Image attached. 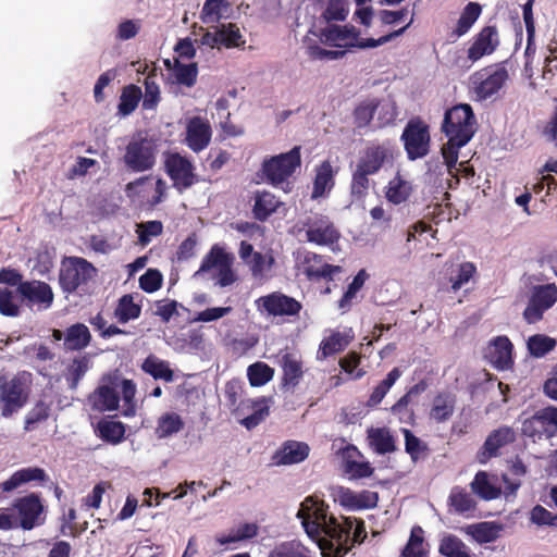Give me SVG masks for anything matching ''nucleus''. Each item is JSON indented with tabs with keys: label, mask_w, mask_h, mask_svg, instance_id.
<instances>
[{
	"label": "nucleus",
	"mask_w": 557,
	"mask_h": 557,
	"mask_svg": "<svg viewBox=\"0 0 557 557\" xmlns=\"http://www.w3.org/2000/svg\"><path fill=\"white\" fill-rule=\"evenodd\" d=\"M297 518L301 520L306 533L319 539L320 548L329 550L332 557H343L349 550L348 540L352 521L341 517V521L329 513V506L314 496H308L300 504Z\"/></svg>",
	"instance_id": "nucleus-1"
},
{
	"label": "nucleus",
	"mask_w": 557,
	"mask_h": 557,
	"mask_svg": "<svg viewBox=\"0 0 557 557\" xmlns=\"http://www.w3.org/2000/svg\"><path fill=\"white\" fill-rule=\"evenodd\" d=\"M475 124L476 120L470 104H457L445 112L442 131L448 140L442 147V156L449 174L456 169L459 149L473 137Z\"/></svg>",
	"instance_id": "nucleus-2"
},
{
	"label": "nucleus",
	"mask_w": 557,
	"mask_h": 557,
	"mask_svg": "<svg viewBox=\"0 0 557 557\" xmlns=\"http://www.w3.org/2000/svg\"><path fill=\"white\" fill-rule=\"evenodd\" d=\"M97 276L98 269L83 257L65 256L61 260L58 280L66 295L88 293Z\"/></svg>",
	"instance_id": "nucleus-3"
},
{
	"label": "nucleus",
	"mask_w": 557,
	"mask_h": 557,
	"mask_svg": "<svg viewBox=\"0 0 557 557\" xmlns=\"http://www.w3.org/2000/svg\"><path fill=\"white\" fill-rule=\"evenodd\" d=\"M30 373L20 372L12 377L0 376V414L3 418H12L23 409L30 396Z\"/></svg>",
	"instance_id": "nucleus-4"
},
{
	"label": "nucleus",
	"mask_w": 557,
	"mask_h": 557,
	"mask_svg": "<svg viewBox=\"0 0 557 557\" xmlns=\"http://www.w3.org/2000/svg\"><path fill=\"white\" fill-rule=\"evenodd\" d=\"M400 139L409 160L422 159L430 152V126L420 117L408 121Z\"/></svg>",
	"instance_id": "nucleus-5"
},
{
	"label": "nucleus",
	"mask_w": 557,
	"mask_h": 557,
	"mask_svg": "<svg viewBox=\"0 0 557 557\" xmlns=\"http://www.w3.org/2000/svg\"><path fill=\"white\" fill-rule=\"evenodd\" d=\"M300 165V147L296 146L288 152L264 160L262 163V172L269 184L278 186L287 181Z\"/></svg>",
	"instance_id": "nucleus-6"
},
{
	"label": "nucleus",
	"mask_w": 557,
	"mask_h": 557,
	"mask_svg": "<svg viewBox=\"0 0 557 557\" xmlns=\"http://www.w3.org/2000/svg\"><path fill=\"white\" fill-rule=\"evenodd\" d=\"M304 227L307 240L317 246L331 247L341 238V232L334 222L322 213L308 216L304 222Z\"/></svg>",
	"instance_id": "nucleus-7"
},
{
	"label": "nucleus",
	"mask_w": 557,
	"mask_h": 557,
	"mask_svg": "<svg viewBox=\"0 0 557 557\" xmlns=\"http://www.w3.org/2000/svg\"><path fill=\"white\" fill-rule=\"evenodd\" d=\"M12 509L16 511V521L18 528L29 531L45 522L41 498L36 493L14 499Z\"/></svg>",
	"instance_id": "nucleus-8"
},
{
	"label": "nucleus",
	"mask_w": 557,
	"mask_h": 557,
	"mask_svg": "<svg viewBox=\"0 0 557 557\" xmlns=\"http://www.w3.org/2000/svg\"><path fill=\"white\" fill-rule=\"evenodd\" d=\"M164 169L173 182V187L181 194L198 183L194 164L177 152L165 157Z\"/></svg>",
	"instance_id": "nucleus-9"
},
{
	"label": "nucleus",
	"mask_w": 557,
	"mask_h": 557,
	"mask_svg": "<svg viewBox=\"0 0 557 557\" xmlns=\"http://www.w3.org/2000/svg\"><path fill=\"white\" fill-rule=\"evenodd\" d=\"M125 164L134 172H144L156 163V146L148 138L133 139L126 146Z\"/></svg>",
	"instance_id": "nucleus-10"
},
{
	"label": "nucleus",
	"mask_w": 557,
	"mask_h": 557,
	"mask_svg": "<svg viewBox=\"0 0 557 557\" xmlns=\"http://www.w3.org/2000/svg\"><path fill=\"white\" fill-rule=\"evenodd\" d=\"M507 79L508 72L505 67H497L493 72L484 69L471 76L473 90L479 100H486L497 94Z\"/></svg>",
	"instance_id": "nucleus-11"
},
{
	"label": "nucleus",
	"mask_w": 557,
	"mask_h": 557,
	"mask_svg": "<svg viewBox=\"0 0 557 557\" xmlns=\"http://www.w3.org/2000/svg\"><path fill=\"white\" fill-rule=\"evenodd\" d=\"M516 441L517 433L511 426L503 425L493 430L476 454L478 461L486 463L492 458L500 456L502 449Z\"/></svg>",
	"instance_id": "nucleus-12"
},
{
	"label": "nucleus",
	"mask_w": 557,
	"mask_h": 557,
	"mask_svg": "<svg viewBox=\"0 0 557 557\" xmlns=\"http://www.w3.org/2000/svg\"><path fill=\"white\" fill-rule=\"evenodd\" d=\"M257 305L273 317L297 315L302 308L298 300L278 292L260 297Z\"/></svg>",
	"instance_id": "nucleus-13"
},
{
	"label": "nucleus",
	"mask_w": 557,
	"mask_h": 557,
	"mask_svg": "<svg viewBox=\"0 0 557 557\" xmlns=\"http://www.w3.org/2000/svg\"><path fill=\"white\" fill-rule=\"evenodd\" d=\"M304 274L309 281H332L335 274L342 272V267L333 265L324 261L323 256L308 251L302 260Z\"/></svg>",
	"instance_id": "nucleus-14"
},
{
	"label": "nucleus",
	"mask_w": 557,
	"mask_h": 557,
	"mask_svg": "<svg viewBox=\"0 0 557 557\" xmlns=\"http://www.w3.org/2000/svg\"><path fill=\"white\" fill-rule=\"evenodd\" d=\"M17 292L29 304L39 305L42 309H48L53 302V292L51 286L42 281H25L18 284Z\"/></svg>",
	"instance_id": "nucleus-15"
},
{
	"label": "nucleus",
	"mask_w": 557,
	"mask_h": 557,
	"mask_svg": "<svg viewBox=\"0 0 557 557\" xmlns=\"http://www.w3.org/2000/svg\"><path fill=\"white\" fill-rule=\"evenodd\" d=\"M212 129L207 120L200 116L191 117L186 126V145L194 151L206 149L211 140Z\"/></svg>",
	"instance_id": "nucleus-16"
},
{
	"label": "nucleus",
	"mask_w": 557,
	"mask_h": 557,
	"mask_svg": "<svg viewBox=\"0 0 557 557\" xmlns=\"http://www.w3.org/2000/svg\"><path fill=\"white\" fill-rule=\"evenodd\" d=\"M278 364L282 368V387L294 389L304 376L302 361L299 356L288 350H281Z\"/></svg>",
	"instance_id": "nucleus-17"
},
{
	"label": "nucleus",
	"mask_w": 557,
	"mask_h": 557,
	"mask_svg": "<svg viewBox=\"0 0 557 557\" xmlns=\"http://www.w3.org/2000/svg\"><path fill=\"white\" fill-rule=\"evenodd\" d=\"M392 158L393 151L388 145H371L367 147L364 153L358 160L356 168L367 174L373 175Z\"/></svg>",
	"instance_id": "nucleus-18"
},
{
	"label": "nucleus",
	"mask_w": 557,
	"mask_h": 557,
	"mask_svg": "<svg viewBox=\"0 0 557 557\" xmlns=\"http://www.w3.org/2000/svg\"><path fill=\"white\" fill-rule=\"evenodd\" d=\"M498 44L496 27L485 26L475 35L472 45L468 49V59L471 62H476L484 55L492 54Z\"/></svg>",
	"instance_id": "nucleus-19"
},
{
	"label": "nucleus",
	"mask_w": 557,
	"mask_h": 557,
	"mask_svg": "<svg viewBox=\"0 0 557 557\" xmlns=\"http://www.w3.org/2000/svg\"><path fill=\"white\" fill-rule=\"evenodd\" d=\"M310 447L305 442L288 440L273 455L275 465H295L306 460L309 456Z\"/></svg>",
	"instance_id": "nucleus-20"
},
{
	"label": "nucleus",
	"mask_w": 557,
	"mask_h": 557,
	"mask_svg": "<svg viewBox=\"0 0 557 557\" xmlns=\"http://www.w3.org/2000/svg\"><path fill=\"white\" fill-rule=\"evenodd\" d=\"M284 206L274 194L257 190L253 196L252 215L257 221L265 222L273 213Z\"/></svg>",
	"instance_id": "nucleus-21"
},
{
	"label": "nucleus",
	"mask_w": 557,
	"mask_h": 557,
	"mask_svg": "<svg viewBox=\"0 0 557 557\" xmlns=\"http://www.w3.org/2000/svg\"><path fill=\"white\" fill-rule=\"evenodd\" d=\"M522 433L523 435L532 438H542V436L549 438L555 435L556 430L553 428L549 422V418L543 408L536 411L531 418L523 421Z\"/></svg>",
	"instance_id": "nucleus-22"
},
{
	"label": "nucleus",
	"mask_w": 557,
	"mask_h": 557,
	"mask_svg": "<svg viewBox=\"0 0 557 557\" xmlns=\"http://www.w3.org/2000/svg\"><path fill=\"white\" fill-rule=\"evenodd\" d=\"M88 401L94 410L113 411L119 408L120 395L113 386L100 385L89 395Z\"/></svg>",
	"instance_id": "nucleus-23"
},
{
	"label": "nucleus",
	"mask_w": 557,
	"mask_h": 557,
	"mask_svg": "<svg viewBox=\"0 0 557 557\" xmlns=\"http://www.w3.org/2000/svg\"><path fill=\"white\" fill-rule=\"evenodd\" d=\"M456 407V396L449 392L437 393L432 401L430 409V419L436 423H444L448 421Z\"/></svg>",
	"instance_id": "nucleus-24"
},
{
	"label": "nucleus",
	"mask_w": 557,
	"mask_h": 557,
	"mask_svg": "<svg viewBox=\"0 0 557 557\" xmlns=\"http://www.w3.org/2000/svg\"><path fill=\"white\" fill-rule=\"evenodd\" d=\"M336 170L333 169L329 160L323 161L315 169V176L311 193L312 199L321 198L326 191H330L335 185Z\"/></svg>",
	"instance_id": "nucleus-25"
},
{
	"label": "nucleus",
	"mask_w": 557,
	"mask_h": 557,
	"mask_svg": "<svg viewBox=\"0 0 557 557\" xmlns=\"http://www.w3.org/2000/svg\"><path fill=\"white\" fill-rule=\"evenodd\" d=\"M513 346L507 336L496 337L490 348L491 362L500 370L510 368L512 364Z\"/></svg>",
	"instance_id": "nucleus-26"
},
{
	"label": "nucleus",
	"mask_w": 557,
	"mask_h": 557,
	"mask_svg": "<svg viewBox=\"0 0 557 557\" xmlns=\"http://www.w3.org/2000/svg\"><path fill=\"white\" fill-rule=\"evenodd\" d=\"M91 334L84 323H75L65 331L64 347L70 351H79L89 346Z\"/></svg>",
	"instance_id": "nucleus-27"
},
{
	"label": "nucleus",
	"mask_w": 557,
	"mask_h": 557,
	"mask_svg": "<svg viewBox=\"0 0 557 557\" xmlns=\"http://www.w3.org/2000/svg\"><path fill=\"white\" fill-rule=\"evenodd\" d=\"M125 424L121 421L102 419L97 423L96 433L106 443L116 445L125 438Z\"/></svg>",
	"instance_id": "nucleus-28"
},
{
	"label": "nucleus",
	"mask_w": 557,
	"mask_h": 557,
	"mask_svg": "<svg viewBox=\"0 0 557 557\" xmlns=\"http://www.w3.org/2000/svg\"><path fill=\"white\" fill-rule=\"evenodd\" d=\"M141 370L151 375L154 380H162L166 383L174 380V372L168 361L149 355L141 363Z\"/></svg>",
	"instance_id": "nucleus-29"
},
{
	"label": "nucleus",
	"mask_w": 557,
	"mask_h": 557,
	"mask_svg": "<svg viewBox=\"0 0 557 557\" xmlns=\"http://www.w3.org/2000/svg\"><path fill=\"white\" fill-rule=\"evenodd\" d=\"M357 35L358 34L355 32L352 26L330 25L320 29L319 38L324 45L342 47L339 41H344L348 38H356Z\"/></svg>",
	"instance_id": "nucleus-30"
},
{
	"label": "nucleus",
	"mask_w": 557,
	"mask_h": 557,
	"mask_svg": "<svg viewBox=\"0 0 557 557\" xmlns=\"http://www.w3.org/2000/svg\"><path fill=\"white\" fill-rule=\"evenodd\" d=\"M141 98L143 91L139 86L129 84L123 87L117 104V113L121 116L129 115L136 110Z\"/></svg>",
	"instance_id": "nucleus-31"
},
{
	"label": "nucleus",
	"mask_w": 557,
	"mask_h": 557,
	"mask_svg": "<svg viewBox=\"0 0 557 557\" xmlns=\"http://www.w3.org/2000/svg\"><path fill=\"white\" fill-rule=\"evenodd\" d=\"M368 438L371 447L380 455H385L396 450L394 436L387 429H371L368 432Z\"/></svg>",
	"instance_id": "nucleus-32"
},
{
	"label": "nucleus",
	"mask_w": 557,
	"mask_h": 557,
	"mask_svg": "<svg viewBox=\"0 0 557 557\" xmlns=\"http://www.w3.org/2000/svg\"><path fill=\"white\" fill-rule=\"evenodd\" d=\"M141 313V306L134 302L132 294L123 295L114 309V318L119 323L125 324L131 320L138 319Z\"/></svg>",
	"instance_id": "nucleus-33"
},
{
	"label": "nucleus",
	"mask_w": 557,
	"mask_h": 557,
	"mask_svg": "<svg viewBox=\"0 0 557 557\" xmlns=\"http://www.w3.org/2000/svg\"><path fill=\"white\" fill-rule=\"evenodd\" d=\"M258 530L259 527L257 523L245 522L232 529L228 534L216 536L215 541L218 544L224 546L231 543L251 540L258 535Z\"/></svg>",
	"instance_id": "nucleus-34"
},
{
	"label": "nucleus",
	"mask_w": 557,
	"mask_h": 557,
	"mask_svg": "<svg viewBox=\"0 0 557 557\" xmlns=\"http://www.w3.org/2000/svg\"><path fill=\"white\" fill-rule=\"evenodd\" d=\"M48 479L47 473L39 467H28L15 471L8 480L7 484L9 488H17L23 484L39 481L45 482Z\"/></svg>",
	"instance_id": "nucleus-35"
},
{
	"label": "nucleus",
	"mask_w": 557,
	"mask_h": 557,
	"mask_svg": "<svg viewBox=\"0 0 557 557\" xmlns=\"http://www.w3.org/2000/svg\"><path fill=\"white\" fill-rule=\"evenodd\" d=\"M472 491L484 500L496 499L500 496V488L491 483L488 474L479 471L471 483Z\"/></svg>",
	"instance_id": "nucleus-36"
},
{
	"label": "nucleus",
	"mask_w": 557,
	"mask_h": 557,
	"mask_svg": "<svg viewBox=\"0 0 557 557\" xmlns=\"http://www.w3.org/2000/svg\"><path fill=\"white\" fill-rule=\"evenodd\" d=\"M184 429V421L176 412H166L158 419L156 433L159 438L169 437Z\"/></svg>",
	"instance_id": "nucleus-37"
},
{
	"label": "nucleus",
	"mask_w": 557,
	"mask_h": 557,
	"mask_svg": "<svg viewBox=\"0 0 557 557\" xmlns=\"http://www.w3.org/2000/svg\"><path fill=\"white\" fill-rule=\"evenodd\" d=\"M274 373V369L262 361H257L247 368V377L252 387L265 385L273 379Z\"/></svg>",
	"instance_id": "nucleus-38"
},
{
	"label": "nucleus",
	"mask_w": 557,
	"mask_h": 557,
	"mask_svg": "<svg viewBox=\"0 0 557 557\" xmlns=\"http://www.w3.org/2000/svg\"><path fill=\"white\" fill-rule=\"evenodd\" d=\"M401 371L399 368H393L386 375V377L379 383L377 386L374 387L373 392L371 393L367 405L369 407H375L377 406L385 395L388 393L391 387L396 383V381L400 377Z\"/></svg>",
	"instance_id": "nucleus-39"
},
{
	"label": "nucleus",
	"mask_w": 557,
	"mask_h": 557,
	"mask_svg": "<svg viewBox=\"0 0 557 557\" xmlns=\"http://www.w3.org/2000/svg\"><path fill=\"white\" fill-rule=\"evenodd\" d=\"M503 531V525L496 522H480L471 527V535L481 544L496 541Z\"/></svg>",
	"instance_id": "nucleus-40"
},
{
	"label": "nucleus",
	"mask_w": 557,
	"mask_h": 557,
	"mask_svg": "<svg viewBox=\"0 0 557 557\" xmlns=\"http://www.w3.org/2000/svg\"><path fill=\"white\" fill-rule=\"evenodd\" d=\"M438 552L445 557H471L467 545L456 535H446L441 540Z\"/></svg>",
	"instance_id": "nucleus-41"
},
{
	"label": "nucleus",
	"mask_w": 557,
	"mask_h": 557,
	"mask_svg": "<svg viewBox=\"0 0 557 557\" xmlns=\"http://www.w3.org/2000/svg\"><path fill=\"white\" fill-rule=\"evenodd\" d=\"M369 274L364 269H361L354 277L352 282L348 285L346 292L343 294L342 298L338 300V308L346 312L350 309L352 305V300L356 298L357 293L364 285Z\"/></svg>",
	"instance_id": "nucleus-42"
},
{
	"label": "nucleus",
	"mask_w": 557,
	"mask_h": 557,
	"mask_svg": "<svg viewBox=\"0 0 557 557\" xmlns=\"http://www.w3.org/2000/svg\"><path fill=\"white\" fill-rule=\"evenodd\" d=\"M482 8L476 2H469L462 10L460 17L457 22L455 34L460 37L467 34L475 21L479 18Z\"/></svg>",
	"instance_id": "nucleus-43"
},
{
	"label": "nucleus",
	"mask_w": 557,
	"mask_h": 557,
	"mask_svg": "<svg viewBox=\"0 0 557 557\" xmlns=\"http://www.w3.org/2000/svg\"><path fill=\"white\" fill-rule=\"evenodd\" d=\"M173 75L175 83L186 87H193L196 84L198 76L197 63L184 64L175 59L173 65Z\"/></svg>",
	"instance_id": "nucleus-44"
},
{
	"label": "nucleus",
	"mask_w": 557,
	"mask_h": 557,
	"mask_svg": "<svg viewBox=\"0 0 557 557\" xmlns=\"http://www.w3.org/2000/svg\"><path fill=\"white\" fill-rule=\"evenodd\" d=\"M89 368V359L87 356L76 357L69 364L65 373L66 382L70 388L77 387L79 381L84 377Z\"/></svg>",
	"instance_id": "nucleus-45"
},
{
	"label": "nucleus",
	"mask_w": 557,
	"mask_h": 557,
	"mask_svg": "<svg viewBox=\"0 0 557 557\" xmlns=\"http://www.w3.org/2000/svg\"><path fill=\"white\" fill-rule=\"evenodd\" d=\"M230 259V255L226 253L223 248L215 245L205 256V258L201 261L200 268L195 275H200L205 272H209L213 268H216L219 270Z\"/></svg>",
	"instance_id": "nucleus-46"
},
{
	"label": "nucleus",
	"mask_w": 557,
	"mask_h": 557,
	"mask_svg": "<svg viewBox=\"0 0 557 557\" xmlns=\"http://www.w3.org/2000/svg\"><path fill=\"white\" fill-rule=\"evenodd\" d=\"M530 299L543 309L548 310L557 300V287L555 284L535 286Z\"/></svg>",
	"instance_id": "nucleus-47"
},
{
	"label": "nucleus",
	"mask_w": 557,
	"mask_h": 557,
	"mask_svg": "<svg viewBox=\"0 0 557 557\" xmlns=\"http://www.w3.org/2000/svg\"><path fill=\"white\" fill-rule=\"evenodd\" d=\"M411 191V184L398 177L389 182L386 198L394 205H400L409 198Z\"/></svg>",
	"instance_id": "nucleus-48"
},
{
	"label": "nucleus",
	"mask_w": 557,
	"mask_h": 557,
	"mask_svg": "<svg viewBox=\"0 0 557 557\" xmlns=\"http://www.w3.org/2000/svg\"><path fill=\"white\" fill-rule=\"evenodd\" d=\"M556 345L557 343L554 338L543 334L532 335L528 339L530 355L536 358L544 357L552 351Z\"/></svg>",
	"instance_id": "nucleus-49"
},
{
	"label": "nucleus",
	"mask_w": 557,
	"mask_h": 557,
	"mask_svg": "<svg viewBox=\"0 0 557 557\" xmlns=\"http://www.w3.org/2000/svg\"><path fill=\"white\" fill-rule=\"evenodd\" d=\"M347 342L339 332L332 333L329 337L324 338L319 346L318 359H326L345 349Z\"/></svg>",
	"instance_id": "nucleus-50"
},
{
	"label": "nucleus",
	"mask_w": 557,
	"mask_h": 557,
	"mask_svg": "<svg viewBox=\"0 0 557 557\" xmlns=\"http://www.w3.org/2000/svg\"><path fill=\"white\" fill-rule=\"evenodd\" d=\"M50 411L51 407L49 404L44 400H38L25 416V431H32L38 423L46 421L50 416Z\"/></svg>",
	"instance_id": "nucleus-51"
},
{
	"label": "nucleus",
	"mask_w": 557,
	"mask_h": 557,
	"mask_svg": "<svg viewBox=\"0 0 557 557\" xmlns=\"http://www.w3.org/2000/svg\"><path fill=\"white\" fill-rule=\"evenodd\" d=\"M379 101L367 100L359 103L354 110L355 124L358 128H363L370 124L377 109Z\"/></svg>",
	"instance_id": "nucleus-52"
},
{
	"label": "nucleus",
	"mask_w": 557,
	"mask_h": 557,
	"mask_svg": "<svg viewBox=\"0 0 557 557\" xmlns=\"http://www.w3.org/2000/svg\"><path fill=\"white\" fill-rule=\"evenodd\" d=\"M370 174H367L359 169L352 172L350 182V195L354 200H362L369 193L370 188Z\"/></svg>",
	"instance_id": "nucleus-53"
},
{
	"label": "nucleus",
	"mask_w": 557,
	"mask_h": 557,
	"mask_svg": "<svg viewBox=\"0 0 557 557\" xmlns=\"http://www.w3.org/2000/svg\"><path fill=\"white\" fill-rule=\"evenodd\" d=\"M476 274V267L473 262L466 261L459 264L456 276H450L449 282L453 292H458Z\"/></svg>",
	"instance_id": "nucleus-54"
},
{
	"label": "nucleus",
	"mask_w": 557,
	"mask_h": 557,
	"mask_svg": "<svg viewBox=\"0 0 557 557\" xmlns=\"http://www.w3.org/2000/svg\"><path fill=\"white\" fill-rule=\"evenodd\" d=\"M348 2L346 0H330L325 10L322 13V17L326 22H343L348 15Z\"/></svg>",
	"instance_id": "nucleus-55"
},
{
	"label": "nucleus",
	"mask_w": 557,
	"mask_h": 557,
	"mask_svg": "<svg viewBox=\"0 0 557 557\" xmlns=\"http://www.w3.org/2000/svg\"><path fill=\"white\" fill-rule=\"evenodd\" d=\"M219 42L226 48L238 47L242 40V34L236 24H222L218 27Z\"/></svg>",
	"instance_id": "nucleus-56"
},
{
	"label": "nucleus",
	"mask_w": 557,
	"mask_h": 557,
	"mask_svg": "<svg viewBox=\"0 0 557 557\" xmlns=\"http://www.w3.org/2000/svg\"><path fill=\"white\" fill-rule=\"evenodd\" d=\"M413 17L410 18V21L401 28L394 30L385 36H382L377 39L374 38H362L358 40L356 44H350L349 47H358L360 49H368V48H375L379 46H382L392 39L403 35L405 30L412 24Z\"/></svg>",
	"instance_id": "nucleus-57"
},
{
	"label": "nucleus",
	"mask_w": 557,
	"mask_h": 557,
	"mask_svg": "<svg viewBox=\"0 0 557 557\" xmlns=\"http://www.w3.org/2000/svg\"><path fill=\"white\" fill-rule=\"evenodd\" d=\"M163 225L161 221H148L137 225L138 240L140 245L146 246L151 242L152 237L162 234Z\"/></svg>",
	"instance_id": "nucleus-58"
},
{
	"label": "nucleus",
	"mask_w": 557,
	"mask_h": 557,
	"mask_svg": "<svg viewBox=\"0 0 557 557\" xmlns=\"http://www.w3.org/2000/svg\"><path fill=\"white\" fill-rule=\"evenodd\" d=\"M90 325L99 332L102 338H110L115 335H124L126 332L116 325H108V321L104 319L101 312H98L95 317L89 320Z\"/></svg>",
	"instance_id": "nucleus-59"
},
{
	"label": "nucleus",
	"mask_w": 557,
	"mask_h": 557,
	"mask_svg": "<svg viewBox=\"0 0 557 557\" xmlns=\"http://www.w3.org/2000/svg\"><path fill=\"white\" fill-rule=\"evenodd\" d=\"M449 503L455 511L459 513L470 511L475 506V503L469 493L457 488L450 493Z\"/></svg>",
	"instance_id": "nucleus-60"
},
{
	"label": "nucleus",
	"mask_w": 557,
	"mask_h": 557,
	"mask_svg": "<svg viewBox=\"0 0 557 557\" xmlns=\"http://www.w3.org/2000/svg\"><path fill=\"white\" fill-rule=\"evenodd\" d=\"M530 521L539 527L557 528V513H553L541 505L531 509Z\"/></svg>",
	"instance_id": "nucleus-61"
},
{
	"label": "nucleus",
	"mask_w": 557,
	"mask_h": 557,
	"mask_svg": "<svg viewBox=\"0 0 557 557\" xmlns=\"http://www.w3.org/2000/svg\"><path fill=\"white\" fill-rule=\"evenodd\" d=\"M145 95L143 101V108L146 110L154 109L160 101V88L154 82L151 75H148L144 82Z\"/></svg>",
	"instance_id": "nucleus-62"
},
{
	"label": "nucleus",
	"mask_w": 557,
	"mask_h": 557,
	"mask_svg": "<svg viewBox=\"0 0 557 557\" xmlns=\"http://www.w3.org/2000/svg\"><path fill=\"white\" fill-rule=\"evenodd\" d=\"M268 557H310L308 549L293 542L275 547Z\"/></svg>",
	"instance_id": "nucleus-63"
},
{
	"label": "nucleus",
	"mask_w": 557,
	"mask_h": 557,
	"mask_svg": "<svg viewBox=\"0 0 557 557\" xmlns=\"http://www.w3.org/2000/svg\"><path fill=\"white\" fill-rule=\"evenodd\" d=\"M163 276L157 269H148L139 277V287L146 293H154L162 285Z\"/></svg>",
	"instance_id": "nucleus-64"
}]
</instances>
